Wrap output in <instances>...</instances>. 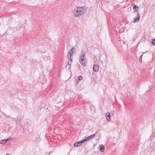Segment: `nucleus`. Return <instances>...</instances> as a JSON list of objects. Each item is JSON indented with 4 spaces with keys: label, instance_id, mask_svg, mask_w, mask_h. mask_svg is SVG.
Wrapping results in <instances>:
<instances>
[{
    "label": "nucleus",
    "instance_id": "nucleus-1",
    "mask_svg": "<svg viewBox=\"0 0 155 155\" xmlns=\"http://www.w3.org/2000/svg\"><path fill=\"white\" fill-rule=\"evenodd\" d=\"M86 9L85 7H77L74 9V16L75 18L80 17L86 13Z\"/></svg>",
    "mask_w": 155,
    "mask_h": 155
},
{
    "label": "nucleus",
    "instance_id": "nucleus-2",
    "mask_svg": "<svg viewBox=\"0 0 155 155\" xmlns=\"http://www.w3.org/2000/svg\"><path fill=\"white\" fill-rule=\"evenodd\" d=\"M80 56V58L79 59L80 63L82 65L85 66L86 65L87 61L85 57V54L83 51L81 54Z\"/></svg>",
    "mask_w": 155,
    "mask_h": 155
},
{
    "label": "nucleus",
    "instance_id": "nucleus-3",
    "mask_svg": "<svg viewBox=\"0 0 155 155\" xmlns=\"http://www.w3.org/2000/svg\"><path fill=\"white\" fill-rule=\"evenodd\" d=\"M75 49L74 48H71L70 50L69 53L68 54V57L69 59H71V57L72 54L74 52V50L75 51Z\"/></svg>",
    "mask_w": 155,
    "mask_h": 155
},
{
    "label": "nucleus",
    "instance_id": "nucleus-4",
    "mask_svg": "<svg viewBox=\"0 0 155 155\" xmlns=\"http://www.w3.org/2000/svg\"><path fill=\"white\" fill-rule=\"evenodd\" d=\"M105 116L107 120L108 121H110L111 120L110 117V114L109 112H107L105 113Z\"/></svg>",
    "mask_w": 155,
    "mask_h": 155
},
{
    "label": "nucleus",
    "instance_id": "nucleus-5",
    "mask_svg": "<svg viewBox=\"0 0 155 155\" xmlns=\"http://www.w3.org/2000/svg\"><path fill=\"white\" fill-rule=\"evenodd\" d=\"M84 141V139L83 140L81 141L80 142H76L74 145V146L75 147H77L80 146L81 145L82 143H83L85 142Z\"/></svg>",
    "mask_w": 155,
    "mask_h": 155
},
{
    "label": "nucleus",
    "instance_id": "nucleus-6",
    "mask_svg": "<svg viewBox=\"0 0 155 155\" xmlns=\"http://www.w3.org/2000/svg\"><path fill=\"white\" fill-rule=\"evenodd\" d=\"M131 5L133 7L134 12H137V11L139 10V7L136 5L134 4H132Z\"/></svg>",
    "mask_w": 155,
    "mask_h": 155
},
{
    "label": "nucleus",
    "instance_id": "nucleus-7",
    "mask_svg": "<svg viewBox=\"0 0 155 155\" xmlns=\"http://www.w3.org/2000/svg\"><path fill=\"white\" fill-rule=\"evenodd\" d=\"M95 134H93V135H90V136L88 137H87L85 138L84 139V141H86L87 140H89L90 139L92 138L93 137H95Z\"/></svg>",
    "mask_w": 155,
    "mask_h": 155
},
{
    "label": "nucleus",
    "instance_id": "nucleus-8",
    "mask_svg": "<svg viewBox=\"0 0 155 155\" xmlns=\"http://www.w3.org/2000/svg\"><path fill=\"white\" fill-rule=\"evenodd\" d=\"M99 69V66L98 65L94 64L93 66V69L95 72L97 71Z\"/></svg>",
    "mask_w": 155,
    "mask_h": 155
},
{
    "label": "nucleus",
    "instance_id": "nucleus-9",
    "mask_svg": "<svg viewBox=\"0 0 155 155\" xmlns=\"http://www.w3.org/2000/svg\"><path fill=\"white\" fill-rule=\"evenodd\" d=\"M137 17L136 18H134V19L133 22L134 23H135L140 18V16L139 13L138 12H137Z\"/></svg>",
    "mask_w": 155,
    "mask_h": 155
},
{
    "label": "nucleus",
    "instance_id": "nucleus-10",
    "mask_svg": "<svg viewBox=\"0 0 155 155\" xmlns=\"http://www.w3.org/2000/svg\"><path fill=\"white\" fill-rule=\"evenodd\" d=\"M98 148L100 149L101 152H103L104 150V148L102 144H101L99 145Z\"/></svg>",
    "mask_w": 155,
    "mask_h": 155
},
{
    "label": "nucleus",
    "instance_id": "nucleus-11",
    "mask_svg": "<svg viewBox=\"0 0 155 155\" xmlns=\"http://www.w3.org/2000/svg\"><path fill=\"white\" fill-rule=\"evenodd\" d=\"M6 143V141H5V140H0V143L4 144H5Z\"/></svg>",
    "mask_w": 155,
    "mask_h": 155
},
{
    "label": "nucleus",
    "instance_id": "nucleus-12",
    "mask_svg": "<svg viewBox=\"0 0 155 155\" xmlns=\"http://www.w3.org/2000/svg\"><path fill=\"white\" fill-rule=\"evenodd\" d=\"M68 64L71 65V63L72 62V59L71 58V59H69V58H68Z\"/></svg>",
    "mask_w": 155,
    "mask_h": 155
},
{
    "label": "nucleus",
    "instance_id": "nucleus-13",
    "mask_svg": "<svg viewBox=\"0 0 155 155\" xmlns=\"http://www.w3.org/2000/svg\"><path fill=\"white\" fill-rule=\"evenodd\" d=\"M82 79H83V78L80 75V76H79L78 79L79 80V81H80Z\"/></svg>",
    "mask_w": 155,
    "mask_h": 155
},
{
    "label": "nucleus",
    "instance_id": "nucleus-14",
    "mask_svg": "<svg viewBox=\"0 0 155 155\" xmlns=\"http://www.w3.org/2000/svg\"><path fill=\"white\" fill-rule=\"evenodd\" d=\"M70 65L67 64L66 66V68L68 69H69L70 68Z\"/></svg>",
    "mask_w": 155,
    "mask_h": 155
},
{
    "label": "nucleus",
    "instance_id": "nucleus-15",
    "mask_svg": "<svg viewBox=\"0 0 155 155\" xmlns=\"http://www.w3.org/2000/svg\"><path fill=\"white\" fill-rule=\"evenodd\" d=\"M152 43L153 45L155 46V39H153Z\"/></svg>",
    "mask_w": 155,
    "mask_h": 155
},
{
    "label": "nucleus",
    "instance_id": "nucleus-16",
    "mask_svg": "<svg viewBox=\"0 0 155 155\" xmlns=\"http://www.w3.org/2000/svg\"><path fill=\"white\" fill-rule=\"evenodd\" d=\"M139 61H140V62L141 63L142 62V58H140V59H139Z\"/></svg>",
    "mask_w": 155,
    "mask_h": 155
},
{
    "label": "nucleus",
    "instance_id": "nucleus-17",
    "mask_svg": "<svg viewBox=\"0 0 155 155\" xmlns=\"http://www.w3.org/2000/svg\"><path fill=\"white\" fill-rule=\"evenodd\" d=\"M9 140V138H8L6 140H5V141H6V142L8 141V140Z\"/></svg>",
    "mask_w": 155,
    "mask_h": 155
},
{
    "label": "nucleus",
    "instance_id": "nucleus-18",
    "mask_svg": "<svg viewBox=\"0 0 155 155\" xmlns=\"http://www.w3.org/2000/svg\"><path fill=\"white\" fill-rule=\"evenodd\" d=\"M142 56H143V54L141 55L140 56V58H142Z\"/></svg>",
    "mask_w": 155,
    "mask_h": 155
},
{
    "label": "nucleus",
    "instance_id": "nucleus-19",
    "mask_svg": "<svg viewBox=\"0 0 155 155\" xmlns=\"http://www.w3.org/2000/svg\"><path fill=\"white\" fill-rule=\"evenodd\" d=\"M6 155H10L9 154L7 153V154H6Z\"/></svg>",
    "mask_w": 155,
    "mask_h": 155
},
{
    "label": "nucleus",
    "instance_id": "nucleus-20",
    "mask_svg": "<svg viewBox=\"0 0 155 155\" xmlns=\"http://www.w3.org/2000/svg\"><path fill=\"white\" fill-rule=\"evenodd\" d=\"M78 82H77V84H78Z\"/></svg>",
    "mask_w": 155,
    "mask_h": 155
}]
</instances>
